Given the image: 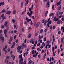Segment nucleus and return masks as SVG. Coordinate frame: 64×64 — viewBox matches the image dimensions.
I'll list each match as a JSON object with an SVG mask.
<instances>
[{"mask_svg": "<svg viewBox=\"0 0 64 64\" xmlns=\"http://www.w3.org/2000/svg\"><path fill=\"white\" fill-rule=\"evenodd\" d=\"M57 46H56V45L55 46V47H54L55 50V49H57Z\"/></svg>", "mask_w": 64, "mask_h": 64, "instance_id": "nucleus-53", "label": "nucleus"}, {"mask_svg": "<svg viewBox=\"0 0 64 64\" xmlns=\"http://www.w3.org/2000/svg\"><path fill=\"white\" fill-rule=\"evenodd\" d=\"M31 21V18L28 19V20H27V22H29V21Z\"/></svg>", "mask_w": 64, "mask_h": 64, "instance_id": "nucleus-25", "label": "nucleus"}, {"mask_svg": "<svg viewBox=\"0 0 64 64\" xmlns=\"http://www.w3.org/2000/svg\"><path fill=\"white\" fill-rule=\"evenodd\" d=\"M43 32V30L42 29H41L40 30V34H42V33Z\"/></svg>", "mask_w": 64, "mask_h": 64, "instance_id": "nucleus-21", "label": "nucleus"}, {"mask_svg": "<svg viewBox=\"0 0 64 64\" xmlns=\"http://www.w3.org/2000/svg\"><path fill=\"white\" fill-rule=\"evenodd\" d=\"M46 56V55H44L43 58V60H44L45 59V57Z\"/></svg>", "mask_w": 64, "mask_h": 64, "instance_id": "nucleus-56", "label": "nucleus"}, {"mask_svg": "<svg viewBox=\"0 0 64 64\" xmlns=\"http://www.w3.org/2000/svg\"><path fill=\"white\" fill-rule=\"evenodd\" d=\"M40 58V55L39 54L38 56V58Z\"/></svg>", "mask_w": 64, "mask_h": 64, "instance_id": "nucleus-58", "label": "nucleus"}, {"mask_svg": "<svg viewBox=\"0 0 64 64\" xmlns=\"http://www.w3.org/2000/svg\"><path fill=\"white\" fill-rule=\"evenodd\" d=\"M63 12H59L58 13V15H62V14H63Z\"/></svg>", "mask_w": 64, "mask_h": 64, "instance_id": "nucleus-29", "label": "nucleus"}, {"mask_svg": "<svg viewBox=\"0 0 64 64\" xmlns=\"http://www.w3.org/2000/svg\"><path fill=\"white\" fill-rule=\"evenodd\" d=\"M44 50H42V53H44Z\"/></svg>", "mask_w": 64, "mask_h": 64, "instance_id": "nucleus-60", "label": "nucleus"}, {"mask_svg": "<svg viewBox=\"0 0 64 64\" xmlns=\"http://www.w3.org/2000/svg\"><path fill=\"white\" fill-rule=\"evenodd\" d=\"M47 29L46 28L45 30H44V32H47Z\"/></svg>", "mask_w": 64, "mask_h": 64, "instance_id": "nucleus-36", "label": "nucleus"}, {"mask_svg": "<svg viewBox=\"0 0 64 64\" xmlns=\"http://www.w3.org/2000/svg\"><path fill=\"white\" fill-rule=\"evenodd\" d=\"M27 4H28V3H29V0H25Z\"/></svg>", "mask_w": 64, "mask_h": 64, "instance_id": "nucleus-23", "label": "nucleus"}, {"mask_svg": "<svg viewBox=\"0 0 64 64\" xmlns=\"http://www.w3.org/2000/svg\"><path fill=\"white\" fill-rule=\"evenodd\" d=\"M43 46H41L40 47V49H42V48H43Z\"/></svg>", "mask_w": 64, "mask_h": 64, "instance_id": "nucleus-52", "label": "nucleus"}, {"mask_svg": "<svg viewBox=\"0 0 64 64\" xmlns=\"http://www.w3.org/2000/svg\"><path fill=\"white\" fill-rule=\"evenodd\" d=\"M22 46H23V47H24V48H26V44H24V43H22Z\"/></svg>", "mask_w": 64, "mask_h": 64, "instance_id": "nucleus-10", "label": "nucleus"}, {"mask_svg": "<svg viewBox=\"0 0 64 64\" xmlns=\"http://www.w3.org/2000/svg\"><path fill=\"white\" fill-rule=\"evenodd\" d=\"M47 26L48 27H49V22H48V24H47Z\"/></svg>", "mask_w": 64, "mask_h": 64, "instance_id": "nucleus-55", "label": "nucleus"}, {"mask_svg": "<svg viewBox=\"0 0 64 64\" xmlns=\"http://www.w3.org/2000/svg\"><path fill=\"white\" fill-rule=\"evenodd\" d=\"M7 24H8V22L6 21L5 22V24H4V26L6 27H7Z\"/></svg>", "mask_w": 64, "mask_h": 64, "instance_id": "nucleus-9", "label": "nucleus"}, {"mask_svg": "<svg viewBox=\"0 0 64 64\" xmlns=\"http://www.w3.org/2000/svg\"><path fill=\"white\" fill-rule=\"evenodd\" d=\"M35 44H37V40L35 42Z\"/></svg>", "mask_w": 64, "mask_h": 64, "instance_id": "nucleus-64", "label": "nucleus"}, {"mask_svg": "<svg viewBox=\"0 0 64 64\" xmlns=\"http://www.w3.org/2000/svg\"><path fill=\"white\" fill-rule=\"evenodd\" d=\"M32 8H29V10L30 11V12L31 11V10H32Z\"/></svg>", "mask_w": 64, "mask_h": 64, "instance_id": "nucleus-45", "label": "nucleus"}, {"mask_svg": "<svg viewBox=\"0 0 64 64\" xmlns=\"http://www.w3.org/2000/svg\"><path fill=\"white\" fill-rule=\"evenodd\" d=\"M20 64H26V60H24V62H22Z\"/></svg>", "mask_w": 64, "mask_h": 64, "instance_id": "nucleus-16", "label": "nucleus"}, {"mask_svg": "<svg viewBox=\"0 0 64 64\" xmlns=\"http://www.w3.org/2000/svg\"><path fill=\"white\" fill-rule=\"evenodd\" d=\"M33 57H34V58H36V54H34V55H33Z\"/></svg>", "mask_w": 64, "mask_h": 64, "instance_id": "nucleus-28", "label": "nucleus"}, {"mask_svg": "<svg viewBox=\"0 0 64 64\" xmlns=\"http://www.w3.org/2000/svg\"><path fill=\"white\" fill-rule=\"evenodd\" d=\"M8 29H9V28H7V29H6L5 30H4V34H7V31L8 30Z\"/></svg>", "mask_w": 64, "mask_h": 64, "instance_id": "nucleus-3", "label": "nucleus"}, {"mask_svg": "<svg viewBox=\"0 0 64 64\" xmlns=\"http://www.w3.org/2000/svg\"><path fill=\"white\" fill-rule=\"evenodd\" d=\"M34 50H33L32 51V54H34Z\"/></svg>", "mask_w": 64, "mask_h": 64, "instance_id": "nucleus-51", "label": "nucleus"}, {"mask_svg": "<svg viewBox=\"0 0 64 64\" xmlns=\"http://www.w3.org/2000/svg\"><path fill=\"white\" fill-rule=\"evenodd\" d=\"M16 10H14L12 12V14H15L16 13Z\"/></svg>", "mask_w": 64, "mask_h": 64, "instance_id": "nucleus-19", "label": "nucleus"}, {"mask_svg": "<svg viewBox=\"0 0 64 64\" xmlns=\"http://www.w3.org/2000/svg\"><path fill=\"white\" fill-rule=\"evenodd\" d=\"M40 27L41 28H43V27L42 26V24H41L40 25Z\"/></svg>", "mask_w": 64, "mask_h": 64, "instance_id": "nucleus-41", "label": "nucleus"}, {"mask_svg": "<svg viewBox=\"0 0 64 64\" xmlns=\"http://www.w3.org/2000/svg\"><path fill=\"white\" fill-rule=\"evenodd\" d=\"M46 40V37H45L44 38V42H45Z\"/></svg>", "mask_w": 64, "mask_h": 64, "instance_id": "nucleus-32", "label": "nucleus"}, {"mask_svg": "<svg viewBox=\"0 0 64 64\" xmlns=\"http://www.w3.org/2000/svg\"><path fill=\"white\" fill-rule=\"evenodd\" d=\"M27 15H28L30 17V16H32V14H30L29 12H28L27 13Z\"/></svg>", "mask_w": 64, "mask_h": 64, "instance_id": "nucleus-11", "label": "nucleus"}, {"mask_svg": "<svg viewBox=\"0 0 64 64\" xmlns=\"http://www.w3.org/2000/svg\"><path fill=\"white\" fill-rule=\"evenodd\" d=\"M60 52V50L59 49H58V54H59Z\"/></svg>", "mask_w": 64, "mask_h": 64, "instance_id": "nucleus-42", "label": "nucleus"}, {"mask_svg": "<svg viewBox=\"0 0 64 64\" xmlns=\"http://www.w3.org/2000/svg\"><path fill=\"white\" fill-rule=\"evenodd\" d=\"M60 4H61V2H59L56 3L57 6H58V5H60Z\"/></svg>", "mask_w": 64, "mask_h": 64, "instance_id": "nucleus-14", "label": "nucleus"}, {"mask_svg": "<svg viewBox=\"0 0 64 64\" xmlns=\"http://www.w3.org/2000/svg\"><path fill=\"white\" fill-rule=\"evenodd\" d=\"M11 11H7L6 12V14H9V15H10L11 14Z\"/></svg>", "mask_w": 64, "mask_h": 64, "instance_id": "nucleus-6", "label": "nucleus"}, {"mask_svg": "<svg viewBox=\"0 0 64 64\" xmlns=\"http://www.w3.org/2000/svg\"><path fill=\"white\" fill-rule=\"evenodd\" d=\"M17 31L16 30H14V34H16V33H17Z\"/></svg>", "mask_w": 64, "mask_h": 64, "instance_id": "nucleus-37", "label": "nucleus"}, {"mask_svg": "<svg viewBox=\"0 0 64 64\" xmlns=\"http://www.w3.org/2000/svg\"><path fill=\"white\" fill-rule=\"evenodd\" d=\"M12 22L13 23H14L15 22H16V20H14V19H13L12 20Z\"/></svg>", "mask_w": 64, "mask_h": 64, "instance_id": "nucleus-17", "label": "nucleus"}, {"mask_svg": "<svg viewBox=\"0 0 64 64\" xmlns=\"http://www.w3.org/2000/svg\"><path fill=\"white\" fill-rule=\"evenodd\" d=\"M6 19V18L5 17H4L3 18H2V20H4V19Z\"/></svg>", "mask_w": 64, "mask_h": 64, "instance_id": "nucleus-49", "label": "nucleus"}, {"mask_svg": "<svg viewBox=\"0 0 64 64\" xmlns=\"http://www.w3.org/2000/svg\"><path fill=\"white\" fill-rule=\"evenodd\" d=\"M0 39L2 41V43H4V38L3 37V36H1L0 37Z\"/></svg>", "mask_w": 64, "mask_h": 64, "instance_id": "nucleus-2", "label": "nucleus"}, {"mask_svg": "<svg viewBox=\"0 0 64 64\" xmlns=\"http://www.w3.org/2000/svg\"><path fill=\"white\" fill-rule=\"evenodd\" d=\"M54 21H55V22H56V16H54Z\"/></svg>", "mask_w": 64, "mask_h": 64, "instance_id": "nucleus-22", "label": "nucleus"}, {"mask_svg": "<svg viewBox=\"0 0 64 64\" xmlns=\"http://www.w3.org/2000/svg\"><path fill=\"white\" fill-rule=\"evenodd\" d=\"M55 29V26H54L52 27V29Z\"/></svg>", "mask_w": 64, "mask_h": 64, "instance_id": "nucleus-39", "label": "nucleus"}, {"mask_svg": "<svg viewBox=\"0 0 64 64\" xmlns=\"http://www.w3.org/2000/svg\"><path fill=\"white\" fill-rule=\"evenodd\" d=\"M30 24L31 25H33V22H32V21H31V22H30Z\"/></svg>", "mask_w": 64, "mask_h": 64, "instance_id": "nucleus-54", "label": "nucleus"}, {"mask_svg": "<svg viewBox=\"0 0 64 64\" xmlns=\"http://www.w3.org/2000/svg\"><path fill=\"white\" fill-rule=\"evenodd\" d=\"M59 7L58 10H61V6L60 5L59 6Z\"/></svg>", "mask_w": 64, "mask_h": 64, "instance_id": "nucleus-26", "label": "nucleus"}, {"mask_svg": "<svg viewBox=\"0 0 64 64\" xmlns=\"http://www.w3.org/2000/svg\"><path fill=\"white\" fill-rule=\"evenodd\" d=\"M7 61V59H6L4 61V63H6Z\"/></svg>", "mask_w": 64, "mask_h": 64, "instance_id": "nucleus-38", "label": "nucleus"}, {"mask_svg": "<svg viewBox=\"0 0 64 64\" xmlns=\"http://www.w3.org/2000/svg\"><path fill=\"white\" fill-rule=\"evenodd\" d=\"M24 12H22L20 13V14L21 15H22L24 14Z\"/></svg>", "mask_w": 64, "mask_h": 64, "instance_id": "nucleus-31", "label": "nucleus"}, {"mask_svg": "<svg viewBox=\"0 0 64 64\" xmlns=\"http://www.w3.org/2000/svg\"><path fill=\"white\" fill-rule=\"evenodd\" d=\"M50 29H52V26H50Z\"/></svg>", "mask_w": 64, "mask_h": 64, "instance_id": "nucleus-50", "label": "nucleus"}, {"mask_svg": "<svg viewBox=\"0 0 64 64\" xmlns=\"http://www.w3.org/2000/svg\"><path fill=\"white\" fill-rule=\"evenodd\" d=\"M62 17V16H59L58 18H61Z\"/></svg>", "mask_w": 64, "mask_h": 64, "instance_id": "nucleus-61", "label": "nucleus"}, {"mask_svg": "<svg viewBox=\"0 0 64 64\" xmlns=\"http://www.w3.org/2000/svg\"><path fill=\"white\" fill-rule=\"evenodd\" d=\"M32 50L35 49V47H34V46L33 47H32Z\"/></svg>", "mask_w": 64, "mask_h": 64, "instance_id": "nucleus-44", "label": "nucleus"}, {"mask_svg": "<svg viewBox=\"0 0 64 64\" xmlns=\"http://www.w3.org/2000/svg\"><path fill=\"white\" fill-rule=\"evenodd\" d=\"M53 15H54V13L53 12H52L50 14V17H51V16H53Z\"/></svg>", "mask_w": 64, "mask_h": 64, "instance_id": "nucleus-27", "label": "nucleus"}, {"mask_svg": "<svg viewBox=\"0 0 64 64\" xmlns=\"http://www.w3.org/2000/svg\"><path fill=\"white\" fill-rule=\"evenodd\" d=\"M59 19L58 18H56V21H58L59 20Z\"/></svg>", "mask_w": 64, "mask_h": 64, "instance_id": "nucleus-57", "label": "nucleus"}, {"mask_svg": "<svg viewBox=\"0 0 64 64\" xmlns=\"http://www.w3.org/2000/svg\"><path fill=\"white\" fill-rule=\"evenodd\" d=\"M61 30H62V31L63 32H64V27H62L61 28Z\"/></svg>", "mask_w": 64, "mask_h": 64, "instance_id": "nucleus-18", "label": "nucleus"}, {"mask_svg": "<svg viewBox=\"0 0 64 64\" xmlns=\"http://www.w3.org/2000/svg\"><path fill=\"white\" fill-rule=\"evenodd\" d=\"M6 49H7V45H6L5 46V48Z\"/></svg>", "mask_w": 64, "mask_h": 64, "instance_id": "nucleus-63", "label": "nucleus"}, {"mask_svg": "<svg viewBox=\"0 0 64 64\" xmlns=\"http://www.w3.org/2000/svg\"><path fill=\"white\" fill-rule=\"evenodd\" d=\"M63 39H64V38H63L61 39V42L63 43Z\"/></svg>", "mask_w": 64, "mask_h": 64, "instance_id": "nucleus-35", "label": "nucleus"}, {"mask_svg": "<svg viewBox=\"0 0 64 64\" xmlns=\"http://www.w3.org/2000/svg\"><path fill=\"white\" fill-rule=\"evenodd\" d=\"M60 60H58L59 64H61V62H60Z\"/></svg>", "mask_w": 64, "mask_h": 64, "instance_id": "nucleus-47", "label": "nucleus"}, {"mask_svg": "<svg viewBox=\"0 0 64 64\" xmlns=\"http://www.w3.org/2000/svg\"><path fill=\"white\" fill-rule=\"evenodd\" d=\"M4 28V26H1V28H2V29H3Z\"/></svg>", "mask_w": 64, "mask_h": 64, "instance_id": "nucleus-40", "label": "nucleus"}, {"mask_svg": "<svg viewBox=\"0 0 64 64\" xmlns=\"http://www.w3.org/2000/svg\"><path fill=\"white\" fill-rule=\"evenodd\" d=\"M31 34H30L28 36V38H30L31 37Z\"/></svg>", "mask_w": 64, "mask_h": 64, "instance_id": "nucleus-12", "label": "nucleus"}, {"mask_svg": "<svg viewBox=\"0 0 64 64\" xmlns=\"http://www.w3.org/2000/svg\"><path fill=\"white\" fill-rule=\"evenodd\" d=\"M39 25H40V22H38L36 25V28H38V27H39Z\"/></svg>", "mask_w": 64, "mask_h": 64, "instance_id": "nucleus-5", "label": "nucleus"}, {"mask_svg": "<svg viewBox=\"0 0 64 64\" xmlns=\"http://www.w3.org/2000/svg\"><path fill=\"white\" fill-rule=\"evenodd\" d=\"M58 24H60V20H58L57 22Z\"/></svg>", "mask_w": 64, "mask_h": 64, "instance_id": "nucleus-24", "label": "nucleus"}, {"mask_svg": "<svg viewBox=\"0 0 64 64\" xmlns=\"http://www.w3.org/2000/svg\"><path fill=\"white\" fill-rule=\"evenodd\" d=\"M52 10H54V5H53L52 6Z\"/></svg>", "mask_w": 64, "mask_h": 64, "instance_id": "nucleus-30", "label": "nucleus"}, {"mask_svg": "<svg viewBox=\"0 0 64 64\" xmlns=\"http://www.w3.org/2000/svg\"><path fill=\"white\" fill-rule=\"evenodd\" d=\"M21 46H18V48L17 49V52L18 53L19 52L20 54H21L22 52V51L21 50L20 51V50H21Z\"/></svg>", "mask_w": 64, "mask_h": 64, "instance_id": "nucleus-1", "label": "nucleus"}, {"mask_svg": "<svg viewBox=\"0 0 64 64\" xmlns=\"http://www.w3.org/2000/svg\"><path fill=\"white\" fill-rule=\"evenodd\" d=\"M11 56L12 58H13V60H14V59H15V57H16V56H14V55L13 54H12L11 55Z\"/></svg>", "mask_w": 64, "mask_h": 64, "instance_id": "nucleus-7", "label": "nucleus"}, {"mask_svg": "<svg viewBox=\"0 0 64 64\" xmlns=\"http://www.w3.org/2000/svg\"><path fill=\"white\" fill-rule=\"evenodd\" d=\"M49 1L48 0L46 4V7L48 8L49 7Z\"/></svg>", "mask_w": 64, "mask_h": 64, "instance_id": "nucleus-8", "label": "nucleus"}, {"mask_svg": "<svg viewBox=\"0 0 64 64\" xmlns=\"http://www.w3.org/2000/svg\"><path fill=\"white\" fill-rule=\"evenodd\" d=\"M5 48H3V50L4 51H6V50H6L5 49Z\"/></svg>", "mask_w": 64, "mask_h": 64, "instance_id": "nucleus-48", "label": "nucleus"}, {"mask_svg": "<svg viewBox=\"0 0 64 64\" xmlns=\"http://www.w3.org/2000/svg\"><path fill=\"white\" fill-rule=\"evenodd\" d=\"M8 52H10V48L8 49Z\"/></svg>", "mask_w": 64, "mask_h": 64, "instance_id": "nucleus-62", "label": "nucleus"}, {"mask_svg": "<svg viewBox=\"0 0 64 64\" xmlns=\"http://www.w3.org/2000/svg\"><path fill=\"white\" fill-rule=\"evenodd\" d=\"M27 23H28L27 21H25V22H24V24H27Z\"/></svg>", "mask_w": 64, "mask_h": 64, "instance_id": "nucleus-59", "label": "nucleus"}, {"mask_svg": "<svg viewBox=\"0 0 64 64\" xmlns=\"http://www.w3.org/2000/svg\"><path fill=\"white\" fill-rule=\"evenodd\" d=\"M10 39L9 41H12V40H13V37H11V36H10Z\"/></svg>", "mask_w": 64, "mask_h": 64, "instance_id": "nucleus-15", "label": "nucleus"}, {"mask_svg": "<svg viewBox=\"0 0 64 64\" xmlns=\"http://www.w3.org/2000/svg\"><path fill=\"white\" fill-rule=\"evenodd\" d=\"M4 15V14H2L0 16V17H1L2 18L3 17Z\"/></svg>", "mask_w": 64, "mask_h": 64, "instance_id": "nucleus-43", "label": "nucleus"}, {"mask_svg": "<svg viewBox=\"0 0 64 64\" xmlns=\"http://www.w3.org/2000/svg\"><path fill=\"white\" fill-rule=\"evenodd\" d=\"M17 43H18V39H17L15 41Z\"/></svg>", "mask_w": 64, "mask_h": 64, "instance_id": "nucleus-46", "label": "nucleus"}, {"mask_svg": "<svg viewBox=\"0 0 64 64\" xmlns=\"http://www.w3.org/2000/svg\"><path fill=\"white\" fill-rule=\"evenodd\" d=\"M22 62H23V58H22L21 59H20L19 63V64H21Z\"/></svg>", "mask_w": 64, "mask_h": 64, "instance_id": "nucleus-4", "label": "nucleus"}, {"mask_svg": "<svg viewBox=\"0 0 64 64\" xmlns=\"http://www.w3.org/2000/svg\"><path fill=\"white\" fill-rule=\"evenodd\" d=\"M22 58V54L18 56V58H19V59H21V58Z\"/></svg>", "mask_w": 64, "mask_h": 64, "instance_id": "nucleus-13", "label": "nucleus"}, {"mask_svg": "<svg viewBox=\"0 0 64 64\" xmlns=\"http://www.w3.org/2000/svg\"><path fill=\"white\" fill-rule=\"evenodd\" d=\"M9 56H6V59L7 60V59L8 60V59H9Z\"/></svg>", "mask_w": 64, "mask_h": 64, "instance_id": "nucleus-34", "label": "nucleus"}, {"mask_svg": "<svg viewBox=\"0 0 64 64\" xmlns=\"http://www.w3.org/2000/svg\"><path fill=\"white\" fill-rule=\"evenodd\" d=\"M23 6V2H22L21 3V8H23L22 6Z\"/></svg>", "mask_w": 64, "mask_h": 64, "instance_id": "nucleus-33", "label": "nucleus"}, {"mask_svg": "<svg viewBox=\"0 0 64 64\" xmlns=\"http://www.w3.org/2000/svg\"><path fill=\"white\" fill-rule=\"evenodd\" d=\"M5 11H6L5 10H3L1 12V13L2 14L3 13L5 12Z\"/></svg>", "mask_w": 64, "mask_h": 64, "instance_id": "nucleus-20", "label": "nucleus"}]
</instances>
